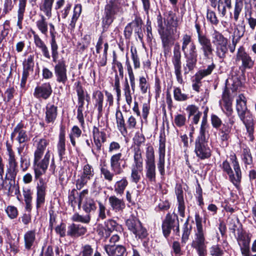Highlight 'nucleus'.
<instances>
[{
    "mask_svg": "<svg viewBox=\"0 0 256 256\" xmlns=\"http://www.w3.org/2000/svg\"><path fill=\"white\" fill-rule=\"evenodd\" d=\"M174 96L175 100L177 101H184L188 98V95L182 93L180 88H174Z\"/></svg>",
    "mask_w": 256,
    "mask_h": 256,
    "instance_id": "61",
    "label": "nucleus"
},
{
    "mask_svg": "<svg viewBox=\"0 0 256 256\" xmlns=\"http://www.w3.org/2000/svg\"><path fill=\"white\" fill-rule=\"evenodd\" d=\"M46 188V183L42 178H40L36 186V207L37 209L40 208L45 202Z\"/></svg>",
    "mask_w": 256,
    "mask_h": 256,
    "instance_id": "23",
    "label": "nucleus"
},
{
    "mask_svg": "<svg viewBox=\"0 0 256 256\" xmlns=\"http://www.w3.org/2000/svg\"><path fill=\"white\" fill-rule=\"evenodd\" d=\"M72 220L74 222H80L84 224H88L90 220V216L89 214L86 216H82L78 213L74 214L72 217Z\"/></svg>",
    "mask_w": 256,
    "mask_h": 256,
    "instance_id": "58",
    "label": "nucleus"
},
{
    "mask_svg": "<svg viewBox=\"0 0 256 256\" xmlns=\"http://www.w3.org/2000/svg\"><path fill=\"white\" fill-rule=\"evenodd\" d=\"M226 8L228 9L232 8V0H218V10L222 17L226 14Z\"/></svg>",
    "mask_w": 256,
    "mask_h": 256,
    "instance_id": "42",
    "label": "nucleus"
},
{
    "mask_svg": "<svg viewBox=\"0 0 256 256\" xmlns=\"http://www.w3.org/2000/svg\"><path fill=\"white\" fill-rule=\"evenodd\" d=\"M76 91L78 96V108H84L85 92L82 86H78L76 88Z\"/></svg>",
    "mask_w": 256,
    "mask_h": 256,
    "instance_id": "54",
    "label": "nucleus"
},
{
    "mask_svg": "<svg viewBox=\"0 0 256 256\" xmlns=\"http://www.w3.org/2000/svg\"><path fill=\"white\" fill-rule=\"evenodd\" d=\"M119 0H110L104 6V16L102 18V24L108 28L114 21V16L120 10Z\"/></svg>",
    "mask_w": 256,
    "mask_h": 256,
    "instance_id": "6",
    "label": "nucleus"
},
{
    "mask_svg": "<svg viewBox=\"0 0 256 256\" xmlns=\"http://www.w3.org/2000/svg\"><path fill=\"white\" fill-rule=\"evenodd\" d=\"M52 4L50 0H44L43 4L40 6V10L48 17L51 16Z\"/></svg>",
    "mask_w": 256,
    "mask_h": 256,
    "instance_id": "53",
    "label": "nucleus"
},
{
    "mask_svg": "<svg viewBox=\"0 0 256 256\" xmlns=\"http://www.w3.org/2000/svg\"><path fill=\"white\" fill-rule=\"evenodd\" d=\"M236 101V110L238 116L246 126L249 140L252 142L254 139V122L252 114L248 110L246 99L243 94H240L237 98Z\"/></svg>",
    "mask_w": 256,
    "mask_h": 256,
    "instance_id": "2",
    "label": "nucleus"
},
{
    "mask_svg": "<svg viewBox=\"0 0 256 256\" xmlns=\"http://www.w3.org/2000/svg\"><path fill=\"white\" fill-rule=\"evenodd\" d=\"M232 127L228 124H223L220 129V136L222 142L227 141L230 138Z\"/></svg>",
    "mask_w": 256,
    "mask_h": 256,
    "instance_id": "47",
    "label": "nucleus"
},
{
    "mask_svg": "<svg viewBox=\"0 0 256 256\" xmlns=\"http://www.w3.org/2000/svg\"><path fill=\"white\" fill-rule=\"evenodd\" d=\"M174 192L178 202V209L180 216L184 218L185 216V203L184 201V192L182 186L180 184H176L174 188Z\"/></svg>",
    "mask_w": 256,
    "mask_h": 256,
    "instance_id": "21",
    "label": "nucleus"
},
{
    "mask_svg": "<svg viewBox=\"0 0 256 256\" xmlns=\"http://www.w3.org/2000/svg\"><path fill=\"white\" fill-rule=\"evenodd\" d=\"M238 244L242 256H250V241H239Z\"/></svg>",
    "mask_w": 256,
    "mask_h": 256,
    "instance_id": "57",
    "label": "nucleus"
},
{
    "mask_svg": "<svg viewBox=\"0 0 256 256\" xmlns=\"http://www.w3.org/2000/svg\"><path fill=\"white\" fill-rule=\"evenodd\" d=\"M243 0H236L234 11V19L237 22L243 8Z\"/></svg>",
    "mask_w": 256,
    "mask_h": 256,
    "instance_id": "52",
    "label": "nucleus"
},
{
    "mask_svg": "<svg viewBox=\"0 0 256 256\" xmlns=\"http://www.w3.org/2000/svg\"><path fill=\"white\" fill-rule=\"evenodd\" d=\"M123 160L122 154L121 152L113 154L110 158V167L112 171L114 172V174H120L124 172V169L126 167V162H124L122 165L121 163Z\"/></svg>",
    "mask_w": 256,
    "mask_h": 256,
    "instance_id": "17",
    "label": "nucleus"
},
{
    "mask_svg": "<svg viewBox=\"0 0 256 256\" xmlns=\"http://www.w3.org/2000/svg\"><path fill=\"white\" fill-rule=\"evenodd\" d=\"M142 22L140 17H136L135 18L130 22L132 30L138 35L140 40H142L143 34L142 33Z\"/></svg>",
    "mask_w": 256,
    "mask_h": 256,
    "instance_id": "40",
    "label": "nucleus"
},
{
    "mask_svg": "<svg viewBox=\"0 0 256 256\" xmlns=\"http://www.w3.org/2000/svg\"><path fill=\"white\" fill-rule=\"evenodd\" d=\"M160 38L162 40L164 54V56L166 57L170 53L171 48L174 41L179 38V33L177 35L171 34L160 36Z\"/></svg>",
    "mask_w": 256,
    "mask_h": 256,
    "instance_id": "24",
    "label": "nucleus"
},
{
    "mask_svg": "<svg viewBox=\"0 0 256 256\" xmlns=\"http://www.w3.org/2000/svg\"><path fill=\"white\" fill-rule=\"evenodd\" d=\"M194 152L200 160L208 158L212 155V150L208 142L195 141Z\"/></svg>",
    "mask_w": 256,
    "mask_h": 256,
    "instance_id": "19",
    "label": "nucleus"
},
{
    "mask_svg": "<svg viewBox=\"0 0 256 256\" xmlns=\"http://www.w3.org/2000/svg\"><path fill=\"white\" fill-rule=\"evenodd\" d=\"M174 55L172 58V62L174 66V74L176 76L177 82L180 84L184 83L182 74V62H181V53L180 51V46L176 43L174 46Z\"/></svg>",
    "mask_w": 256,
    "mask_h": 256,
    "instance_id": "8",
    "label": "nucleus"
},
{
    "mask_svg": "<svg viewBox=\"0 0 256 256\" xmlns=\"http://www.w3.org/2000/svg\"><path fill=\"white\" fill-rule=\"evenodd\" d=\"M27 0H19V9L18 14V22L17 24L19 25V22L23 20L24 13L25 11L26 2Z\"/></svg>",
    "mask_w": 256,
    "mask_h": 256,
    "instance_id": "63",
    "label": "nucleus"
},
{
    "mask_svg": "<svg viewBox=\"0 0 256 256\" xmlns=\"http://www.w3.org/2000/svg\"><path fill=\"white\" fill-rule=\"evenodd\" d=\"M82 12V5L77 4L75 6L73 12L72 16L69 24L68 28L74 30L75 28L76 22Z\"/></svg>",
    "mask_w": 256,
    "mask_h": 256,
    "instance_id": "41",
    "label": "nucleus"
},
{
    "mask_svg": "<svg viewBox=\"0 0 256 256\" xmlns=\"http://www.w3.org/2000/svg\"><path fill=\"white\" fill-rule=\"evenodd\" d=\"M210 36L212 43L216 46L228 42L227 38H225L221 32L214 28L212 31Z\"/></svg>",
    "mask_w": 256,
    "mask_h": 256,
    "instance_id": "39",
    "label": "nucleus"
},
{
    "mask_svg": "<svg viewBox=\"0 0 256 256\" xmlns=\"http://www.w3.org/2000/svg\"><path fill=\"white\" fill-rule=\"evenodd\" d=\"M108 42H106L104 44V50L102 56H100V60L98 62V65L100 66H106L107 63V54L108 50Z\"/></svg>",
    "mask_w": 256,
    "mask_h": 256,
    "instance_id": "62",
    "label": "nucleus"
},
{
    "mask_svg": "<svg viewBox=\"0 0 256 256\" xmlns=\"http://www.w3.org/2000/svg\"><path fill=\"white\" fill-rule=\"evenodd\" d=\"M232 102V99L230 96V90L225 86L222 92V99L220 104L222 111L228 116H230L233 112Z\"/></svg>",
    "mask_w": 256,
    "mask_h": 256,
    "instance_id": "18",
    "label": "nucleus"
},
{
    "mask_svg": "<svg viewBox=\"0 0 256 256\" xmlns=\"http://www.w3.org/2000/svg\"><path fill=\"white\" fill-rule=\"evenodd\" d=\"M216 67V65L212 62L208 65L206 68L200 70L196 73L195 76L197 77L198 80H202L204 77L210 74Z\"/></svg>",
    "mask_w": 256,
    "mask_h": 256,
    "instance_id": "49",
    "label": "nucleus"
},
{
    "mask_svg": "<svg viewBox=\"0 0 256 256\" xmlns=\"http://www.w3.org/2000/svg\"><path fill=\"white\" fill-rule=\"evenodd\" d=\"M100 174L106 181L111 182L113 181L115 175L114 172H111L106 166L100 168Z\"/></svg>",
    "mask_w": 256,
    "mask_h": 256,
    "instance_id": "44",
    "label": "nucleus"
},
{
    "mask_svg": "<svg viewBox=\"0 0 256 256\" xmlns=\"http://www.w3.org/2000/svg\"><path fill=\"white\" fill-rule=\"evenodd\" d=\"M124 91L126 102L129 106H130L132 103V94L131 92L130 86L127 81L124 84Z\"/></svg>",
    "mask_w": 256,
    "mask_h": 256,
    "instance_id": "60",
    "label": "nucleus"
},
{
    "mask_svg": "<svg viewBox=\"0 0 256 256\" xmlns=\"http://www.w3.org/2000/svg\"><path fill=\"white\" fill-rule=\"evenodd\" d=\"M51 40L50 41V50L52 52V61L54 62H57L58 58V45L56 42V32H50Z\"/></svg>",
    "mask_w": 256,
    "mask_h": 256,
    "instance_id": "38",
    "label": "nucleus"
},
{
    "mask_svg": "<svg viewBox=\"0 0 256 256\" xmlns=\"http://www.w3.org/2000/svg\"><path fill=\"white\" fill-rule=\"evenodd\" d=\"M34 58L33 55H29L22 62L23 72L20 84L21 88L22 89L25 88L27 78L30 73L33 72L34 67Z\"/></svg>",
    "mask_w": 256,
    "mask_h": 256,
    "instance_id": "16",
    "label": "nucleus"
},
{
    "mask_svg": "<svg viewBox=\"0 0 256 256\" xmlns=\"http://www.w3.org/2000/svg\"><path fill=\"white\" fill-rule=\"evenodd\" d=\"M58 115V106L48 103L46 106L45 121L48 124H54Z\"/></svg>",
    "mask_w": 256,
    "mask_h": 256,
    "instance_id": "27",
    "label": "nucleus"
},
{
    "mask_svg": "<svg viewBox=\"0 0 256 256\" xmlns=\"http://www.w3.org/2000/svg\"><path fill=\"white\" fill-rule=\"evenodd\" d=\"M182 50L185 58L198 59V50L196 45L192 42L190 36L185 34L182 38Z\"/></svg>",
    "mask_w": 256,
    "mask_h": 256,
    "instance_id": "7",
    "label": "nucleus"
},
{
    "mask_svg": "<svg viewBox=\"0 0 256 256\" xmlns=\"http://www.w3.org/2000/svg\"><path fill=\"white\" fill-rule=\"evenodd\" d=\"M92 96L94 108L98 111V118H99L102 116L104 96L101 91L98 90L93 92Z\"/></svg>",
    "mask_w": 256,
    "mask_h": 256,
    "instance_id": "29",
    "label": "nucleus"
},
{
    "mask_svg": "<svg viewBox=\"0 0 256 256\" xmlns=\"http://www.w3.org/2000/svg\"><path fill=\"white\" fill-rule=\"evenodd\" d=\"M192 246L196 249L199 256H206V246L204 241H193Z\"/></svg>",
    "mask_w": 256,
    "mask_h": 256,
    "instance_id": "45",
    "label": "nucleus"
},
{
    "mask_svg": "<svg viewBox=\"0 0 256 256\" xmlns=\"http://www.w3.org/2000/svg\"><path fill=\"white\" fill-rule=\"evenodd\" d=\"M56 147L60 160H62L64 156L66 154V139L65 134L64 131H61L59 134L58 141Z\"/></svg>",
    "mask_w": 256,
    "mask_h": 256,
    "instance_id": "36",
    "label": "nucleus"
},
{
    "mask_svg": "<svg viewBox=\"0 0 256 256\" xmlns=\"http://www.w3.org/2000/svg\"><path fill=\"white\" fill-rule=\"evenodd\" d=\"M179 18L172 11L168 12L166 18L167 26L170 28L172 30H176V32H174V35H177L178 32L180 33L179 32L177 31V28L179 25Z\"/></svg>",
    "mask_w": 256,
    "mask_h": 256,
    "instance_id": "34",
    "label": "nucleus"
},
{
    "mask_svg": "<svg viewBox=\"0 0 256 256\" xmlns=\"http://www.w3.org/2000/svg\"><path fill=\"white\" fill-rule=\"evenodd\" d=\"M208 127H204L200 126V133L196 139V141L198 142H208Z\"/></svg>",
    "mask_w": 256,
    "mask_h": 256,
    "instance_id": "55",
    "label": "nucleus"
},
{
    "mask_svg": "<svg viewBox=\"0 0 256 256\" xmlns=\"http://www.w3.org/2000/svg\"><path fill=\"white\" fill-rule=\"evenodd\" d=\"M40 18L36 22V26L42 34L46 35L48 32V22L43 15H40Z\"/></svg>",
    "mask_w": 256,
    "mask_h": 256,
    "instance_id": "43",
    "label": "nucleus"
},
{
    "mask_svg": "<svg viewBox=\"0 0 256 256\" xmlns=\"http://www.w3.org/2000/svg\"><path fill=\"white\" fill-rule=\"evenodd\" d=\"M139 87L142 94H146L150 88V84L146 78L144 76H140L139 78Z\"/></svg>",
    "mask_w": 256,
    "mask_h": 256,
    "instance_id": "59",
    "label": "nucleus"
},
{
    "mask_svg": "<svg viewBox=\"0 0 256 256\" xmlns=\"http://www.w3.org/2000/svg\"><path fill=\"white\" fill-rule=\"evenodd\" d=\"M242 160L245 166H250L252 164L253 160L250 149L246 147L242 148Z\"/></svg>",
    "mask_w": 256,
    "mask_h": 256,
    "instance_id": "46",
    "label": "nucleus"
},
{
    "mask_svg": "<svg viewBox=\"0 0 256 256\" xmlns=\"http://www.w3.org/2000/svg\"><path fill=\"white\" fill-rule=\"evenodd\" d=\"M143 170V158L140 156L139 158L135 156L134 162L131 166L130 178L132 182L138 184L141 179Z\"/></svg>",
    "mask_w": 256,
    "mask_h": 256,
    "instance_id": "11",
    "label": "nucleus"
},
{
    "mask_svg": "<svg viewBox=\"0 0 256 256\" xmlns=\"http://www.w3.org/2000/svg\"><path fill=\"white\" fill-rule=\"evenodd\" d=\"M104 250L109 256H124L126 248L122 245H106Z\"/></svg>",
    "mask_w": 256,
    "mask_h": 256,
    "instance_id": "31",
    "label": "nucleus"
},
{
    "mask_svg": "<svg viewBox=\"0 0 256 256\" xmlns=\"http://www.w3.org/2000/svg\"><path fill=\"white\" fill-rule=\"evenodd\" d=\"M236 62H241L242 67L244 69H250L254 64L250 54L247 53L244 48L241 46L238 48L236 56Z\"/></svg>",
    "mask_w": 256,
    "mask_h": 256,
    "instance_id": "15",
    "label": "nucleus"
},
{
    "mask_svg": "<svg viewBox=\"0 0 256 256\" xmlns=\"http://www.w3.org/2000/svg\"><path fill=\"white\" fill-rule=\"evenodd\" d=\"M22 194L24 197V200L26 203V208L28 211H30L32 209V192L28 188H24L22 190Z\"/></svg>",
    "mask_w": 256,
    "mask_h": 256,
    "instance_id": "48",
    "label": "nucleus"
},
{
    "mask_svg": "<svg viewBox=\"0 0 256 256\" xmlns=\"http://www.w3.org/2000/svg\"><path fill=\"white\" fill-rule=\"evenodd\" d=\"M54 74L58 82L64 84L68 80L66 66L64 60H58L54 67Z\"/></svg>",
    "mask_w": 256,
    "mask_h": 256,
    "instance_id": "20",
    "label": "nucleus"
},
{
    "mask_svg": "<svg viewBox=\"0 0 256 256\" xmlns=\"http://www.w3.org/2000/svg\"><path fill=\"white\" fill-rule=\"evenodd\" d=\"M108 202L112 210L116 212H122L126 208L124 199L119 198L114 195L109 197Z\"/></svg>",
    "mask_w": 256,
    "mask_h": 256,
    "instance_id": "30",
    "label": "nucleus"
},
{
    "mask_svg": "<svg viewBox=\"0 0 256 256\" xmlns=\"http://www.w3.org/2000/svg\"><path fill=\"white\" fill-rule=\"evenodd\" d=\"M165 139L160 137L159 140L158 160L157 166L162 176L165 175Z\"/></svg>",
    "mask_w": 256,
    "mask_h": 256,
    "instance_id": "22",
    "label": "nucleus"
},
{
    "mask_svg": "<svg viewBox=\"0 0 256 256\" xmlns=\"http://www.w3.org/2000/svg\"><path fill=\"white\" fill-rule=\"evenodd\" d=\"M128 184V181L127 178L124 176L115 182L114 185V192L117 195L122 196Z\"/></svg>",
    "mask_w": 256,
    "mask_h": 256,
    "instance_id": "33",
    "label": "nucleus"
},
{
    "mask_svg": "<svg viewBox=\"0 0 256 256\" xmlns=\"http://www.w3.org/2000/svg\"><path fill=\"white\" fill-rule=\"evenodd\" d=\"M146 176L150 182H156V167L154 148L152 146L146 148Z\"/></svg>",
    "mask_w": 256,
    "mask_h": 256,
    "instance_id": "5",
    "label": "nucleus"
},
{
    "mask_svg": "<svg viewBox=\"0 0 256 256\" xmlns=\"http://www.w3.org/2000/svg\"><path fill=\"white\" fill-rule=\"evenodd\" d=\"M88 190L87 189L82 190L79 194L78 206L82 204L83 210L87 214L94 212L96 210V203L94 200L90 197H87Z\"/></svg>",
    "mask_w": 256,
    "mask_h": 256,
    "instance_id": "10",
    "label": "nucleus"
},
{
    "mask_svg": "<svg viewBox=\"0 0 256 256\" xmlns=\"http://www.w3.org/2000/svg\"><path fill=\"white\" fill-rule=\"evenodd\" d=\"M198 41L201 46V50L203 52L204 56L206 58H209L210 56L212 54L214 51L210 39L204 34L198 36Z\"/></svg>",
    "mask_w": 256,
    "mask_h": 256,
    "instance_id": "26",
    "label": "nucleus"
},
{
    "mask_svg": "<svg viewBox=\"0 0 256 256\" xmlns=\"http://www.w3.org/2000/svg\"><path fill=\"white\" fill-rule=\"evenodd\" d=\"M134 142L136 146L134 147V157L136 156L139 158L140 156H142V150L140 146L145 142V138L141 134H136L134 138Z\"/></svg>",
    "mask_w": 256,
    "mask_h": 256,
    "instance_id": "35",
    "label": "nucleus"
},
{
    "mask_svg": "<svg viewBox=\"0 0 256 256\" xmlns=\"http://www.w3.org/2000/svg\"><path fill=\"white\" fill-rule=\"evenodd\" d=\"M52 92L50 84L44 83L35 88L34 96L37 98L46 100L50 96Z\"/></svg>",
    "mask_w": 256,
    "mask_h": 256,
    "instance_id": "25",
    "label": "nucleus"
},
{
    "mask_svg": "<svg viewBox=\"0 0 256 256\" xmlns=\"http://www.w3.org/2000/svg\"><path fill=\"white\" fill-rule=\"evenodd\" d=\"M92 136L94 142V148H92V154L98 158L102 150V144L106 141V134L103 131L94 126L92 129Z\"/></svg>",
    "mask_w": 256,
    "mask_h": 256,
    "instance_id": "9",
    "label": "nucleus"
},
{
    "mask_svg": "<svg viewBox=\"0 0 256 256\" xmlns=\"http://www.w3.org/2000/svg\"><path fill=\"white\" fill-rule=\"evenodd\" d=\"M94 172L93 167L89 164H85L82 168V172L76 180V186L78 190H81L86 184L88 181L94 176Z\"/></svg>",
    "mask_w": 256,
    "mask_h": 256,
    "instance_id": "12",
    "label": "nucleus"
},
{
    "mask_svg": "<svg viewBox=\"0 0 256 256\" xmlns=\"http://www.w3.org/2000/svg\"><path fill=\"white\" fill-rule=\"evenodd\" d=\"M227 44L228 42L216 46V55L220 60H223L226 56V54L228 52Z\"/></svg>",
    "mask_w": 256,
    "mask_h": 256,
    "instance_id": "50",
    "label": "nucleus"
},
{
    "mask_svg": "<svg viewBox=\"0 0 256 256\" xmlns=\"http://www.w3.org/2000/svg\"><path fill=\"white\" fill-rule=\"evenodd\" d=\"M126 225L129 230L135 234L136 238L140 239L144 238L147 232L142 226L140 222L136 218H130L126 220Z\"/></svg>",
    "mask_w": 256,
    "mask_h": 256,
    "instance_id": "13",
    "label": "nucleus"
},
{
    "mask_svg": "<svg viewBox=\"0 0 256 256\" xmlns=\"http://www.w3.org/2000/svg\"><path fill=\"white\" fill-rule=\"evenodd\" d=\"M179 222L178 216L176 214H168L166 215L162 225V229L164 236L166 238L169 235L171 230L176 228L178 229Z\"/></svg>",
    "mask_w": 256,
    "mask_h": 256,
    "instance_id": "14",
    "label": "nucleus"
},
{
    "mask_svg": "<svg viewBox=\"0 0 256 256\" xmlns=\"http://www.w3.org/2000/svg\"><path fill=\"white\" fill-rule=\"evenodd\" d=\"M116 118L118 129L122 135H126L128 133L126 126L125 124L123 114L119 108H118L116 110Z\"/></svg>",
    "mask_w": 256,
    "mask_h": 256,
    "instance_id": "32",
    "label": "nucleus"
},
{
    "mask_svg": "<svg viewBox=\"0 0 256 256\" xmlns=\"http://www.w3.org/2000/svg\"><path fill=\"white\" fill-rule=\"evenodd\" d=\"M49 143L50 140L46 138L34 140L36 150L34 152V164L36 178L45 174L48 168L50 158V151L48 150L44 155V152Z\"/></svg>",
    "mask_w": 256,
    "mask_h": 256,
    "instance_id": "1",
    "label": "nucleus"
},
{
    "mask_svg": "<svg viewBox=\"0 0 256 256\" xmlns=\"http://www.w3.org/2000/svg\"><path fill=\"white\" fill-rule=\"evenodd\" d=\"M198 59L186 58V64L184 66V74H188L196 68Z\"/></svg>",
    "mask_w": 256,
    "mask_h": 256,
    "instance_id": "51",
    "label": "nucleus"
},
{
    "mask_svg": "<svg viewBox=\"0 0 256 256\" xmlns=\"http://www.w3.org/2000/svg\"><path fill=\"white\" fill-rule=\"evenodd\" d=\"M16 132V128H14L13 132L12 134L10 140H8L6 144V150L8 155V169L6 174V178L10 180L9 188L10 192H14L16 194V188L15 186V178L16 176V162L15 159L14 152L12 150V144L13 143V138L15 136Z\"/></svg>",
    "mask_w": 256,
    "mask_h": 256,
    "instance_id": "3",
    "label": "nucleus"
},
{
    "mask_svg": "<svg viewBox=\"0 0 256 256\" xmlns=\"http://www.w3.org/2000/svg\"><path fill=\"white\" fill-rule=\"evenodd\" d=\"M86 232V228L80 224L72 223L70 224L67 228L66 235L72 238H77L84 234Z\"/></svg>",
    "mask_w": 256,
    "mask_h": 256,
    "instance_id": "28",
    "label": "nucleus"
},
{
    "mask_svg": "<svg viewBox=\"0 0 256 256\" xmlns=\"http://www.w3.org/2000/svg\"><path fill=\"white\" fill-rule=\"evenodd\" d=\"M157 24L158 32L160 36L174 34V32H176V30H172L168 26H166V28L163 25L162 18L160 14L157 16Z\"/></svg>",
    "mask_w": 256,
    "mask_h": 256,
    "instance_id": "37",
    "label": "nucleus"
},
{
    "mask_svg": "<svg viewBox=\"0 0 256 256\" xmlns=\"http://www.w3.org/2000/svg\"><path fill=\"white\" fill-rule=\"evenodd\" d=\"M230 162L233 167L234 174L232 170L230 162L225 160L222 163L221 168L223 172L227 174L229 180L236 187H238L242 180V172L240 166L235 154H230Z\"/></svg>",
    "mask_w": 256,
    "mask_h": 256,
    "instance_id": "4",
    "label": "nucleus"
},
{
    "mask_svg": "<svg viewBox=\"0 0 256 256\" xmlns=\"http://www.w3.org/2000/svg\"><path fill=\"white\" fill-rule=\"evenodd\" d=\"M130 52L132 54V59L133 62L134 68L135 69L138 68L140 67V62L136 48H132L130 49Z\"/></svg>",
    "mask_w": 256,
    "mask_h": 256,
    "instance_id": "64",
    "label": "nucleus"
},
{
    "mask_svg": "<svg viewBox=\"0 0 256 256\" xmlns=\"http://www.w3.org/2000/svg\"><path fill=\"white\" fill-rule=\"evenodd\" d=\"M246 32V26L244 21L242 20L240 24H238L234 28V35L238 40L242 38Z\"/></svg>",
    "mask_w": 256,
    "mask_h": 256,
    "instance_id": "56",
    "label": "nucleus"
}]
</instances>
